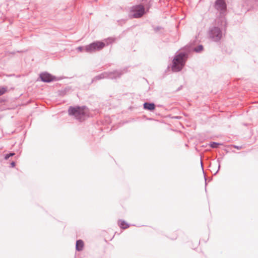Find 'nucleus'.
<instances>
[{"mask_svg": "<svg viewBox=\"0 0 258 258\" xmlns=\"http://www.w3.org/2000/svg\"><path fill=\"white\" fill-rule=\"evenodd\" d=\"M187 57L188 54L185 52L176 53L172 60V70L175 72L180 71L185 65Z\"/></svg>", "mask_w": 258, "mask_h": 258, "instance_id": "nucleus-1", "label": "nucleus"}, {"mask_svg": "<svg viewBox=\"0 0 258 258\" xmlns=\"http://www.w3.org/2000/svg\"><path fill=\"white\" fill-rule=\"evenodd\" d=\"M145 14V9L142 4L137 5L131 7L128 17L130 19L140 18Z\"/></svg>", "mask_w": 258, "mask_h": 258, "instance_id": "nucleus-2", "label": "nucleus"}, {"mask_svg": "<svg viewBox=\"0 0 258 258\" xmlns=\"http://www.w3.org/2000/svg\"><path fill=\"white\" fill-rule=\"evenodd\" d=\"M208 35L212 41L219 42L222 37V30L218 27H212L209 29Z\"/></svg>", "mask_w": 258, "mask_h": 258, "instance_id": "nucleus-3", "label": "nucleus"}, {"mask_svg": "<svg viewBox=\"0 0 258 258\" xmlns=\"http://www.w3.org/2000/svg\"><path fill=\"white\" fill-rule=\"evenodd\" d=\"M70 115L74 116L77 119L81 120L85 116L84 110L80 106H70L68 109Z\"/></svg>", "mask_w": 258, "mask_h": 258, "instance_id": "nucleus-4", "label": "nucleus"}, {"mask_svg": "<svg viewBox=\"0 0 258 258\" xmlns=\"http://www.w3.org/2000/svg\"><path fill=\"white\" fill-rule=\"evenodd\" d=\"M105 46V44L104 42L96 41L85 46V51L88 53H92L101 50Z\"/></svg>", "mask_w": 258, "mask_h": 258, "instance_id": "nucleus-5", "label": "nucleus"}, {"mask_svg": "<svg viewBox=\"0 0 258 258\" xmlns=\"http://www.w3.org/2000/svg\"><path fill=\"white\" fill-rule=\"evenodd\" d=\"M40 78L43 82L50 83L55 80V77L47 72H44L40 74Z\"/></svg>", "mask_w": 258, "mask_h": 258, "instance_id": "nucleus-6", "label": "nucleus"}, {"mask_svg": "<svg viewBox=\"0 0 258 258\" xmlns=\"http://www.w3.org/2000/svg\"><path fill=\"white\" fill-rule=\"evenodd\" d=\"M214 7L218 11L226 10L227 5L224 0H216Z\"/></svg>", "mask_w": 258, "mask_h": 258, "instance_id": "nucleus-7", "label": "nucleus"}, {"mask_svg": "<svg viewBox=\"0 0 258 258\" xmlns=\"http://www.w3.org/2000/svg\"><path fill=\"white\" fill-rule=\"evenodd\" d=\"M106 73L107 74L106 79H116L118 78H120L121 76L123 74V71L117 70Z\"/></svg>", "mask_w": 258, "mask_h": 258, "instance_id": "nucleus-8", "label": "nucleus"}, {"mask_svg": "<svg viewBox=\"0 0 258 258\" xmlns=\"http://www.w3.org/2000/svg\"><path fill=\"white\" fill-rule=\"evenodd\" d=\"M252 5H253L252 6V8H255V7H257L258 8V0H245L243 2V7L244 8L246 5H249L251 6Z\"/></svg>", "mask_w": 258, "mask_h": 258, "instance_id": "nucleus-9", "label": "nucleus"}, {"mask_svg": "<svg viewBox=\"0 0 258 258\" xmlns=\"http://www.w3.org/2000/svg\"><path fill=\"white\" fill-rule=\"evenodd\" d=\"M143 107L144 109L146 110L153 111L155 108V105L154 103L146 102L143 104Z\"/></svg>", "mask_w": 258, "mask_h": 258, "instance_id": "nucleus-10", "label": "nucleus"}, {"mask_svg": "<svg viewBox=\"0 0 258 258\" xmlns=\"http://www.w3.org/2000/svg\"><path fill=\"white\" fill-rule=\"evenodd\" d=\"M84 247V242L83 240L79 239L77 240L76 244V249L78 251L82 250Z\"/></svg>", "mask_w": 258, "mask_h": 258, "instance_id": "nucleus-11", "label": "nucleus"}, {"mask_svg": "<svg viewBox=\"0 0 258 258\" xmlns=\"http://www.w3.org/2000/svg\"><path fill=\"white\" fill-rule=\"evenodd\" d=\"M106 73L103 72L100 74H99L98 76H95L93 79L92 80V81H95V80H99L102 79H105L106 78Z\"/></svg>", "mask_w": 258, "mask_h": 258, "instance_id": "nucleus-12", "label": "nucleus"}, {"mask_svg": "<svg viewBox=\"0 0 258 258\" xmlns=\"http://www.w3.org/2000/svg\"><path fill=\"white\" fill-rule=\"evenodd\" d=\"M119 226L122 229H126L129 227V225L124 221L120 220Z\"/></svg>", "mask_w": 258, "mask_h": 258, "instance_id": "nucleus-13", "label": "nucleus"}, {"mask_svg": "<svg viewBox=\"0 0 258 258\" xmlns=\"http://www.w3.org/2000/svg\"><path fill=\"white\" fill-rule=\"evenodd\" d=\"M203 49V46L202 45H199L197 47L194 48V51L196 52H200Z\"/></svg>", "mask_w": 258, "mask_h": 258, "instance_id": "nucleus-14", "label": "nucleus"}, {"mask_svg": "<svg viewBox=\"0 0 258 258\" xmlns=\"http://www.w3.org/2000/svg\"><path fill=\"white\" fill-rule=\"evenodd\" d=\"M220 145H221V144L214 142H211L210 144V147L212 148H217Z\"/></svg>", "mask_w": 258, "mask_h": 258, "instance_id": "nucleus-15", "label": "nucleus"}, {"mask_svg": "<svg viewBox=\"0 0 258 258\" xmlns=\"http://www.w3.org/2000/svg\"><path fill=\"white\" fill-rule=\"evenodd\" d=\"M7 91V87H0V96L4 94Z\"/></svg>", "mask_w": 258, "mask_h": 258, "instance_id": "nucleus-16", "label": "nucleus"}, {"mask_svg": "<svg viewBox=\"0 0 258 258\" xmlns=\"http://www.w3.org/2000/svg\"><path fill=\"white\" fill-rule=\"evenodd\" d=\"M15 155L14 153H10L9 154H7L5 155V159L8 160L10 157H12Z\"/></svg>", "mask_w": 258, "mask_h": 258, "instance_id": "nucleus-17", "label": "nucleus"}, {"mask_svg": "<svg viewBox=\"0 0 258 258\" xmlns=\"http://www.w3.org/2000/svg\"><path fill=\"white\" fill-rule=\"evenodd\" d=\"M77 49L78 50V51H80V52L83 51L84 50L85 51V47L79 46V47H77Z\"/></svg>", "mask_w": 258, "mask_h": 258, "instance_id": "nucleus-18", "label": "nucleus"}, {"mask_svg": "<svg viewBox=\"0 0 258 258\" xmlns=\"http://www.w3.org/2000/svg\"><path fill=\"white\" fill-rule=\"evenodd\" d=\"M217 162L218 163V170H217V171L214 173V175H216V174L218 173V171L219 170L220 168V159H218V160H217Z\"/></svg>", "mask_w": 258, "mask_h": 258, "instance_id": "nucleus-19", "label": "nucleus"}, {"mask_svg": "<svg viewBox=\"0 0 258 258\" xmlns=\"http://www.w3.org/2000/svg\"><path fill=\"white\" fill-rule=\"evenodd\" d=\"M15 164H15V162H14V161L12 162L11 163V164H10V165H11V167H15Z\"/></svg>", "mask_w": 258, "mask_h": 258, "instance_id": "nucleus-20", "label": "nucleus"}, {"mask_svg": "<svg viewBox=\"0 0 258 258\" xmlns=\"http://www.w3.org/2000/svg\"><path fill=\"white\" fill-rule=\"evenodd\" d=\"M234 148H236V149H241V147H240V146H234Z\"/></svg>", "mask_w": 258, "mask_h": 258, "instance_id": "nucleus-21", "label": "nucleus"}, {"mask_svg": "<svg viewBox=\"0 0 258 258\" xmlns=\"http://www.w3.org/2000/svg\"><path fill=\"white\" fill-rule=\"evenodd\" d=\"M201 167H202V170H203V172L204 173V168H203V162H202V161H201Z\"/></svg>", "mask_w": 258, "mask_h": 258, "instance_id": "nucleus-22", "label": "nucleus"}, {"mask_svg": "<svg viewBox=\"0 0 258 258\" xmlns=\"http://www.w3.org/2000/svg\"><path fill=\"white\" fill-rule=\"evenodd\" d=\"M250 7H248V8H244V10H246V11H249V10H250Z\"/></svg>", "mask_w": 258, "mask_h": 258, "instance_id": "nucleus-23", "label": "nucleus"}, {"mask_svg": "<svg viewBox=\"0 0 258 258\" xmlns=\"http://www.w3.org/2000/svg\"><path fill=\"white\" fill-rule=\"evenodd\" d=\"M181 88H182V86H180V87L177 89V91H179V90H180L181 89Z\"/></svg>", "mask_w": 258, "mask_h": 258, "instance_id": "nucleus-24", "label": "nucleus"}, {"mask_svg": "<svg viewBox=\"0 0 258 258\" xmlns=\"http://www.w3.org/2000/svg\"><path fill=\"white\" fill-rule=\"evenodd\" d=\"M159 30V27H157V28H155V30H156V31H157V30Z\"/></svg>", "mask_w": 258, "mask_h": 258, "instance_id": "nucleus-25", "label": "nucleus"}, {"mask_svg": "<svg viewBox=\"0 0 258 258\" xmlns=\"http://www.w3.org/2000/svg\"><path fill=\"white\" fill-rule=\"evenodd\" d=\"M205 182H206V180H207V179H206V176H205ZM206 184H207V183H206Z\"/></svg>", "mask_w": 258, "mask_h": 258, "instance_id": "nucleus-26", "label": "nucleus"}]
</instances>
